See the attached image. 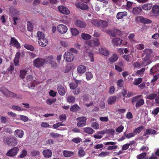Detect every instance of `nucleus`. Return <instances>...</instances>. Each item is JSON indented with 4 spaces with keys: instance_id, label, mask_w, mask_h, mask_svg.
Returning a JSON list of instances; mask_svg holds the SVG:
<instances>
[{
    "instance_id": "obj_1",
    "label": "nucleus",
    "mask_w": 159,
    "mask_h": 159,
    "mask_svg": "<svg viewBox=\"0 0 159 159\" xmlns=\"http://www.w3.org/2000/svg\"><path fill=\"white\" fill-rule=\"evenodd\" d=\"M152 52V50L151 49H146L143 51L144 55H145L142 61V65L146 66L150 64L152 61L149 59L151 54Z\"/></svg>"
},
{
    "instance_id": "obj_2",
    "label": "nucleus",
    "mask_w": 159,
    "mask_h": 159,
    "mask_svg": "<svg viewBox=\"0 0 159 159\" xmlns=\"http://www.w3.org/2000/svg\"><path fill=\"white\" fill-rule=\"evenodd\" d=\"M4 141L9 145L15 146L17 143V139L15 137H6L4 138Z\"/></svg>"
},
{
    "instance_id": "obj_3",
    "label": "nucleus",
    "mask_w": 159,
    "mask_h": 159,
    "mask_svg": "<svg viewBox=\"0 0 159 159\" xmlns=\"http://www.w3.org/2000/svg\"><path fill=\"white\" fill-rule=\"evenodd\" d=\"M19 150L17 147H14L7 151L6 154L9 157H14L17 154Z\"/></svg>"
},
{
    "instance_id": "obj_4",
    "label": "nucleus",
    "mask_w": 159,
    "mask_h": 159,
    "mask_svg": "<svg viewBox=\"0 0 159 159\" xmlns=\"http://www.w3.org/2000/svg\"><path fill=\"white\" fill-rule=\"evenodd\" d=\"M141 96H139L133 98L132 101V103L134 102L137 101L135 106L136 107H140L143 105L144 103V100L143 99H140L139 98Z\"/></svg>"
},
{
    "instance_id": "obj_5",
    "label": "nucleus",
    "mask_w": 159,
    "mask_h": 159,
    "mask_svg": "<svg viewBox=\"0 0 159 159\" xmlns=\"http://www.w3.org/2000/svg\"><path fill=\"white\" fill-rule=\"evenodd\" d=\"M63 57L66 61L69 62L72 61L74 58L73 54L67 51L65 52L63 55Z\"/></svg>"
},
{
    "instance_id": "obj_6",
    "label": "nucleus",
    "mask_w": 159,
    "mask_h": 159,
    "mask_svg": "<svg viewBox=\"0 0 159 159\" xmlns=\"http://www.w3.org/2000/svg\"><path fill=\"white\" fill-rule=\"evenodd\" d=\"M45 62L44 59L38 58L35 59L34 61V66L36 67H39L42 66Z\"/></svg>"
},
{
    "instance_id": "obj_7",
    "label": "nucleus",
    "mask_w": 159,
    "mask_h": 159,
    "mask_svg": "<svg viewBox=\"0 0 159 159\" xmlns=\"http://www.w3.org/2000/svg\"><path fill=\"white\" fill-rule=\"evenodd\" d=\"M78 120L77 123V125L79 127H82L84 126L86 124L87 119L85 117H78L76 119Z\"/></svg>"
},
{
    "instance_id": "obj_8",
    "label": "nucleus",
    "mask_w": 159,
    "mask_h": 159,
    "mask_svg": "<svg viewBox=\"0 0 159 159\" xmlns=\"http://www.w3.org/2000/svg\"><path fill=\"white\" fill-rule=\"evenodd\" d=\"M87 44L91 47H98L100 45V42L98 39L95 38L93 40L88 41Z\"/></svg>"
},
{
    "instance_id": "obj_9",
    "label": "nucleus",
    "mask_w": 159,
    "mask_h": 159,
    "mask_svg": "<svg viewBox=\"0 0 159 159\" xmlns=\"http://www.w3.org/2000/svg\"><path fill=\"white\" fill-rule=\"evenodd\" d=\"M116 143V142H108L104 143V144L105 145H111L112 146H109L107 148V150H111L113 149H116L117 148L116 145H115Z\"/></svg>"
},
{
    "instance_id": "obj_10",
    "label": "nucleus",
    "mask_w": 159,
    "mask_h": 159,
    "mask_svg": "<svg viewBox=\"0 0 159 159\" xmlns=\"http://www.w3.org/2000/svg\"><path fill=\"white\" fill-rule=\"evenodd\" d=\"M57 29L58 31L61 34L65 33L68 30L67 26L63 24L58 25L57 27Z\"/></svg>"
},
{
    "instance_id": "obj_11",
    "label": "nucleus",
    "mask_w": 159,
    "mask_h": 159,
    "mask_svg": "<svg viewBox=\"0 0 159 159\" xmlns=\"http://www.w3.org/2000/svg\"><path fill=\"white\" fill-rule=\"evenodd\" d=\"M14 134L16 137L20 139L23 137L24 132L22 129H17L14 131Z\"/></svg>"
},
{
    "instance_id": "obj_12",
    "label": "nucleus",
    "mask_w": 159,
    "mask_h": 159,
    "mask_svg": "<svg viewBox=\"0 0 159 159\" xmlns=\"http://www.w3.org/2000/svg\"><path fill=\"white\" fill-rule=\"evenodd\" d=\"M58 9L60 12L63 14L68 15L70 13L69 10L66 7L62 5L58 7Z\"/></svg>"
},
{
    "instance_id": "obj_13",
    "label": "nucleus",
    "mask_w": 159,
    "mask_h": 159,
    "mask_svg": "<svg viewBox=\"0 0 159 159\" xmlns=\"http://www.w3.org/2000/svg\"><path fill=\"white\" fill-rule=\"evenodd\" d=\"M75 24L77 27L81 28H84L86 25L85 23L80 20H76Z\"/></svg>"
},
{
    "instance_id": "obj_14",
    "label": "nucleus",
    "mask_w": 159,
    "mask_h": 159,
    "mask_svg": "<svg viewBox=\"0 0 159 159\" xmlns=\"http://www.w3.org/2000/svg\"><path fill=\"white\" fill-rule=\"evenodd\" d=\"M38 43L40 46L42 47H45L48 45V41L45 37L39 40Z\"/></svg>"
},
{
    "instance_id": "obj_15",
    "label": "nucleus",
    "mask_w": 159,
    "mask_h": 159,
    "mask_svg": "<svg viewBox=\"0 0 159 159\" xmlns=\"http://www.w3.org/2000/svg\"><path fill=\"white\" fill-rule=\"evenodd\" d=\"M42 153L44 157L46 158H50L52 156V151L49 149L44 150Z\"/></svg>"
},
{
    "instance_id": "obj_16",
    "label": "nucleus",
    "mask_w": 159,
    "mask_h": 159,
    "mask_svg": "<svg viewBox=\"0 0 159 159\" xmlns=\"http://www.w3.org/2000/svg\"><path fill=\"white\" fill-rule=\"evenodd\" d=\"M137 19L139 20L142 23L145 24H149L151 23L152 21L150 20L145 18L141 16H138L137 17Z\"/></svg>"
},
{
    "instance_id": "obj_17",
    "label": "nucleus",
    "mask_w": 159,
    "mask_h": 159,
    "mask_svg": "<svg viewBox=\"0 0 159 159\" xmlns=\"http://www.w3.org/2000/svg\"><path fill=\"white\" fill-rule=\"evenodd\" d=\"M98 51L100 53L105 56H107L109 55V51L105 48L101 47L99 48Z\"/></svg>"
},
{
    "instance_id": "obj_18",
    "label": "nucleus",
    "mask_w": 159,
    "mask_h": 159,
    "mask_svg": "<svg viewBox=\"0 0 159 159\" xmlns=\"http://www.w3.org/2000/svg\"><path fill=\"white\" fill-rule=\"evenodd\" d=\"M75 5L77 7L82 10H86L89 7L87 5L82 3H77L75 4Z\"/></svg>"
},
{
    "instance_id": "obj_19",
    "label": "nucleus",
    "mask_w": 159,
    "mask_h": 159,
    "mask_svg": "<svg viewBox=\"0 0 159 159\" xmlns=\"http://www.w3.org/2000/svg\"><path fill=\"white\" fill-rule=\"evenodd\" d=\"M58 91L59 94L61 95H64L66 93L65 89L64 87L61 85H59L57 87Z\"/></svg>"
},
{
    "instance_id": "obj_20",
    "label": "nucleus",
    "mask_w": 159,
    "mask_h": 159,
    "mask_svg": "<svg viewBox=\"0 0 159 159\" xmlns=\"http://www.w3.org/2000/svg\"><path fill=\"white\" fill-rule=\"evenodd\" d=\"M122 41V40L117 38H115L113 39L112 42L113 43L116 45H120Z\"/></svg>"
},
{
    "instance_id": "obj_21",
    "label": "nucleus",
    "mask_w": 159,
    "mask_h": 159,
    "mask_svg": "<svg viewBox=\"0 0 159 159\" xmlns=\"http://www.w3.org/2000/svg\"><path fill=\"white\" fill-rule=\"evenodd\" d=\"M156 72L155 70H150V73L152 74V73H154V74L155 75L153 76V78L152 79L151 81V83L153 84L154 85L155 84V82L159 78V73L158 74V75H156L155 73Z\"/></svg>"
},
{
    "instance_id": "obj_22",
    "label": "nucleus",
    "mask_w": 159,
    "mask_h": 159,
    "mask_svg": "<svg viewBox=\"0 0 159 159\" xmlns=\"http://www.w3.org/2000/svg\"><path fill=\"white\" fill-rule=\"evenodd\" d=\"M11 45L18 48L20 47V45L17 41L14 38H11L10 42Z\"/></svg>"
},
{
    "instance_id": "obj_23",
    "label": "nucleus",
    "mask_w": 159,
    "mask_h": 159,
    "mask_svg": "<svg viewBox=\"0 0 159 159\" xmlns=\"http://www.w3.org/2000/svg\"><path fill=\"white\" fill-rule=\"evenodd\" d=\"M20 56V53L18 52H16L14 60V63L15 66L18 65L19 61Z\"/></svg>"
},
{
    "instance_id": "obj_24",
    "label": "nucleus",
    "mask_w": 159,
    "mask_h": 159,
    "mask_svg": "<svg viewBox=\"0 0 159 159\" xmlns=\"http://www.w3.org/2000/svg\"><path fill=\"white\" fill-rule=\"evenodd\" d=\"M152 13L156 16L159 15V6L158 5L154 6L152 8Z\"/></svg>"
},
{
    "instance_id": "obj_25",
    "label": "nucleus",
    "mask_w": 159,
    "mask_h": 159,
    "mask_svg": "<svg viewBox=\"0 0 159 159\" xmlns=\"http://www.w3.org/2000/svg\"><path fill=\"white\" fill-rule=\"evenodd\" d=\"M116 97L114 96L109 97L107 99V101L109 104L111 105L113 104L116 102Z\"/></svg>"
},
{
    "instance_id": "obj_26",
    "label": "nucleus",
    "mask_w": 159,
    "mask_h": 159,
    "mask_svg": "<svg viewBox=\"0 0 159 159\" xmlns=\"http://www.w3.org/2000/svg\"><path fill=\"white\" fill-rule=\"evenodd\" d=\"M127 13L126 11L118 12L116 15V18L118 19L123 18L124 16L127 15Z\"/></svg>"
},
{
    "instance_id": "obj_27",
    "label": "nucleus",
    "mask_w": 159,
    "mask_h": 159,
    "mask_svg": "<svg viewBox=\"0 0 159 159\" xmlns=\"http://www.w3.org/2000/svg\"><path fill=\"white\" fill-rule=\"evenodd\" d=\"M118 59V55L116 54H113L111 56L108 58L109 61L111 62H114Z\"/></svg>"
},
{
    "instance_id": "obj_28",
    "label": "nucleus",
    "mask_w": 159,
    "mask_h": 159,
    "mask_svg": "<svg viewBox=\"0 0 159 159\" xmlns=\"http://www.w3.org/2000/svg\"><path fill=\"white\" fill-rule=\"evenodd\" d=\"M152 7V4L150 3H146L144 4L142 6L143 9L144 10H150Z\"/></svg>"
},
{
    "instance_id": "obj_29",
    "label": "nucleus",
    "mask_w": 159,
    "mask_h": 159,
    "mask_svg": "<svg viewBox=\"0 0 159 159\" xmlns=\"http://www.w3.org/2000/svg\"><path fill=\"white\" fill-rule=\"evenodd\" d=\"M142 11L141 7H137L133 8V13L135 15H138Z\"/></svg>"
},
{
    "instance_id": "obj_30",
    "label": "nucleus",
    "mask_w": 159,
    "mask_h": 159,
    "mask_svg": "<svg viewBox=\"0 0 159 159\" xmlns=\"http://www.w3.org/2000/svg\"><path fill=\"white\" fill-rule=\"evenodd\" d=\"M67 101L69 103H74L75 100V97L72 95H69L66 98Z\"/></svg>"
},
{
    "instance_id": "obj_31",
    "label": "nucleus",
    "mask_w": 159,
    "mask_h": 159,
    "mask_svg": "<svg viewBox=\"0 0 159 159\" xmlns=\"http://www.w3.org/2000/svg\"><path fill=\"white\" fill-rule=\"evenodd\" d=\"M99 26L102 28H106L108 25V22L103 20H100V24Z\"/></svg>"
},
{
    "instance_id": "obj_32",
    "label": "nucleus",
    "mask_w": 159,
    "mask_h": 159,
    "mask_svg": "<svg viewBox=\"0 0 159 159\" xmlns=\"http://www.w3.org/2000/svg\"><path fill=\"white\" fill-rule=\"evenodd\" d=\"M83 129L85 133L88 134H91L94 132L93 130L90 127H85Z\"/></svg>"
},
{
    "instance_id": "obj_33",
    "label": "nucleus",
    "mask_w": 159,
    "mask_h": 159,
    "mask_svg": "<svg viewBox=\"0 0 159 159\" xmlns=\"http://www.w3.org/2000/svg\"><path fill=\"white\" fill-rule=\"evenodd\" d=\"M63 155L66 157H70L73 155V152L66 150H64L63 152Z\"/></svg>"
},
{
    "instance_id": "obj_34",
    "label": "nucleus",
    "mask_w": 159,
    "mask_h": 159,
    "mask_svg": "<svg viewBox=\"0 0 159 159\" xmlns=\"http://www.w3.org/2000/svg\"><path fill=\"white\" fill-rule=\"evenodd\" d=\"M124 66V62L122 61L116 63L115 66L116 70H121V67Z\"/></svg>"
},
{
    "instance_id": "obj_35",
    "label": "nucleus",
    "mask_w": 159,
    "mask_h": 159,
    "mask_svg": "<svg viewBox=\"0 0 159 159\" xmlns=\"http://www.w3.org/2000/svg\"><path fill=\"white\" fill-rule=\"evenodd\" d=\"M37 36L38 38V40L45 37V35L44 33L40 31L37 32Z\"/></svg>"
},
{
    "instance_id": "obj_36",
    "label": "nucleus",
    "mask_w": 159,
    "mask_h": 159,
    "mask_svg": "<svg viewBox=\"0 0 159 159\" xmlns=\"http://www.w3.org/2000/svg\"><path fill=\"white\" fill-rule=\"evenodd\" d=\"M143 127L142 126L136 128L134 131L133 132L135 135H136L137 134L139 133L143 129Z\"/></svg>"
},
{
    "instance_id": "obj_37",
    "label": "nucleus",
    "mask_w": 159,
    "mask_h": 159,
    "mask_svg": "<svg viewBox=\"0 0 159 159\" xmlns=\"http://www.w3.org/2000/svg\"><path fill=\"white\" fill-rule=\"evenodd\" d=\"M80 108L79 106L77 104L74 105L72 106L70 108V110L71 111H75L79 110Z\"/></svg>"
},
{
    "instance_id": "obj_38",
    "label": "nucleus",
    "mask_w": 159,
    "mask_h": 159,
    "mask_svg": "<svg viewBox=\"0 0 159 159\" xmlns=\"http://www.w3.org/2000/svg\"><path fill=\"white\" fill-rule=\"evenodd\" d=\"M0 91L5 96H7L9 91L5 87H2L0 89Z\"/></svg>"
},
{
    "instance_id": "obj_39",
    "label": "nucleus",
    "mask_w": 159,
    "mask_h": 159,
    "mask_svg": "<svg viewBox=\"0 0 159 159\" xmlns=\"http://www.w3.org/2000/svg\"><path fill=\"white\" fill-rule=\"evenodd\" d=\"M71 33L73 35H77L79 34V31L75 28H70Z\"/></svg>"
},
{
    "instance_id": "obj_40",
    "label": "nucleus",
    "mask_w": 159,
    "mask_h": 159,
    "mask_svg": "<svg viewBox=\"0 0 159 159\" xmlns=\"http://www.w3.org/2000/svg\"><path fill=\"white\" fill-rule=\"evenodd\" d=\"M157 95L155 93H151L146 96V98L149 100H153L156 97Z\"/></svg>"
},
{
    "instance_id": "obj_41",
    "label": "nucleus",
    "mask_w": 159,
    "mask_h": 159,
    "mask_svg": "<svg viewBox=\"0 0 159 159\" xmlns=\"http://www.w3.org/2000/svg\"><path fill=\"white\" fill-rule=\"evenodd\" d=\"M54 59V57L52 55L46 57L45 58V62L47 61L48 63H51Z\"/></svg>"
},
{
    "instance_id": "obj_42",
    "label": "nucleus",
    "mask_w": 159,
    "mask_h": 159,
    "mask_svg": "<svg viewBox=\"0 0 159 159\" xmlns=\"http://www.w3.org/2000/svg\"><path fill=\"white\" fill-rule=\"evenodd\" d=\"M156 134V131L152 129H147L146 130V134Z\"/></svg>"
},
{
    "instance_id": "obj_43",
    "label": "nucleus",
    "mask_w": 159,
    "mask_h": 159,
    "mask_svg": "<svg viewBox=\"0 0 159 159\" xmlns=\"http://www.w3.org/2000/svg\"><path fill=\"white\" fill-rule=\"evenodd\" d=\"M79 156L80 157H83L85 154V152L82 148H80L78 152Z\"/></svg>"
},
{
    "instance_id": "obj_44",
    "label": "nucleus",
    "mask_w": 159,
    "mask_h": 159,
    "mask_svg": "<svg viewBox=\"0 0 159 159\" xmlns=\"http://www.w3.org/2000/svg\"><path fill=\"white\" fill-rule=\"evenodd\" d=\"M72 93L74 95H78L81 93V89L80 88H78L74 89L72 91Z\"/></svg>"
},
{
    "instance_id": "obj_45",
    "label": "nucleus",
    "mask_w": 159,
    "mask_h": 159,
    "mask_svg": "<svg viewBox=\"0 0 159 159\" xmlns=\"http://www.w3.org/2000/svg\"><path fill=\"white\" fill-rule=\"evenodd\" d=\"M10 14L13 15H18L19 11L17 9H11L10 10Z\"/></svg>"
},
{
    "instance_id": "obj_46",
    "label": "nucleus",
    "mask_w": 159,
    "mask_h": 159,
    "mask_svg": "<svg viewBox=\"0 0 159 159\" xmlns=\"http://www.w3.org/2000/svg\"><path fill=\"white\" fill-rule=\"evenodd\" d=\"M81 37L84 40L89 39L91 38V36L90 35L84 33L82 34Z\"/></svg>"
},
{
    "instance_id": "obj_47",
    "label": "nucleus",
    "mask_w": 159,
    "mask_h": 159,
    "mask_svg": "<svg viewBox=\"0 0 159 159\" xmlns=\"http://www.w3.org/2000/svg\"><path fill=\"white\" fill-rule=\"evenodd\" d=\"M142 79L141 78H139L138 79L134 80L133 83L134 85H138L142 82Z\"/></svg>"
},
{
    "instance_id": "obj_48",
    "label": "nucleus",
    "mask_w": 159,
    "mask_h": 159,
    "mask_svg": "<svg viewBox=\"0 0 159 159\" xmlns=\"http://www.w3.org/2000/svg\"><path fill=\"white\" fill-rule=\"evenodd\" d=\"M27 154V151L25 149H24L21 152L19 156V157L20 158H23L25 157Z\"/></svg>"
},
{
    "instance_id": "obj_49",
    "label": "nucleus",
    "mask_w": 159,
    "mask_h": 159,
    "mask_svg": "<svg viewBox=\"0 0 159 159\" xmlns=\"http://www.w3.org/2000/svg\"><path fill=\"white\" fill-rule=\"evenodd\" d=\"M86 78L87 80H90L93 77V75L92 73L90 72H87L86 73Z\"/></svg>"
},
{
    "instance_id": "obj_50",
    "label": "nucleus",
    "mask_w": 159,
    "mask_h": 159,
    "mask_svg": "<svg viewBox=\"0 0 159 159\" xmlns=\"http://www.w3.org/2000/svg\"><path fill=\"white\" fill-rule=\"evenodd\" d=\"M133 66L134 67H136L138 69H139L141 67H143V66H144L142 65V63L141 65L140 63L138 62H134L133 64Z\"/></svg>"
},
{
    "instance_id": "obj_51",
    "label": "nucleus",
    "mask_w": 159,
    "mask_h": 159,
    "mask_svg": "<svg viewBox=\"0 0 159 159\" xmlns=\"http://www.w3.org/2000/svg\"><path fill=\"white\" fill-rule=\"evenodd\" d=\"M24 47L26 49L32 51H33L34 49V47L27 44H25L24 45Z\"/></svg>"
},
{
    "instance_id": "obj_52",
    "label": "nucleus",
    "mask_w": 159,
    "mask_h": 159,
    "mask_svg": "<svg viewBox=\"0 0 159 159\" xmlns=\"http://www.w3.org/2000/svg\"><path fill=\"white\" fill-rule=\"evenodd\" d=\"M146 156V153H143L138 155L137 158V159H146L145 157Z\"/></svg>"
},
{
    "instance_id": "obj_53",
    "label": "nucleus",
    "mask_w": 159,
    "mask_h": 159,
    "mask_svg": "<svg viewBox=\"0 0 159 159\" xmlns=\"http://www.w3.org/2000/svg\"><path fill=\"white\" fill-rule=\"evenodd\" d=\"M91 126L94 129H97L99 127V124L97 122H93L91 124Z\"/></svg>"
},
{
    "instance_id": "obj_54",
    "label": "nucleus",
    "mask_w": 159,
    "mask_h": 159,
    "mask_svg": "<svg viewBox=\"0 0 159 159\" xmlns=\"http://www.w3.org/2000/svg\"><path fill=\"white\" fill-rule=\"evenodd\" d=\"M56 101V98L49 99L47 100L46 103L50 105L55 102Z\"/></svg>"
},
{
    "instance_id": "obj_55",
    "label": "nucleus",
    "mask_w": 159,
    "mask_h": 159,
    "mask_svg": "<svg viewBox=\"0 0 159 159\" xmlns=\"http://www.w3.org/2000/svg\"><path fill=\"white\" fill-rule=\"evenodd\" d=\"M110 152H101L98 155V156L101 157H105L109 155Z\"/></svg>"
},
{
    "instance_id": "obj_56",
    "label": "nucleus",
    "mask_w": 159,
    "mask_h": 159,
    "mask_svg": "<svg viewBox=\"0 0 159 159\" xmlns=\"http://www.w3.org/2000/svg\"><path fill=\"white\" fill-rule=\"evenodd\" d=\"M78 85V84L77 83H72L70 84V88L71 89H76Z\"/></svg>"
},
{
    "instance_id": "obj_57",
    "label": "nucleus",
    "mask_w": 159,
    "mask_h": 159,
    "mask_svg": "<svg viewBox=\"0 0 159 159\" xmlns=\"http://www.w3.org/2000/svg\"><path fill=\"white\" fill-rule=\"evenodd\" d=\"M61 46L65 48H68L69 46V44L67 42L65 41H61L60 43Z\"/></svg>"
},
{
    "instance_id": "obj_58",
    "label": "nucleus",
    "mask_w": 159,
    "mask_h": 159,
    "mask_svg": "<svg viewBox=\"0 0 159 159\" xmlns=\"http://www.w3.org/2000/svg\"><path fill=\"white\" fill-rule=\"evenodd\" d=\"M91 23L95 26H99L100 25V20H98L96 19H93Z\"/></svg>"
},
{
    "instance_id": "obj_59",
    "label": "nucleus",
    "mask_w": 159,
    "mask_h": 159,
    "mask_svg": "<svg viewBox=\"0 0 159 159\" xmlns=\"http://www.w3.org/2000/svg\"><path fill=\"white\" fill-rule=\"evenodd\" d=\"M28 30L29 31H32L33 29V26L32 24L30 21L27 22V27Z\"/></svg>"
},
{
    "instance_id": "obj_60",
    "label": "nucleus",
    "mask_w": 159,
    "mask_h": 159,
    "mask_svg": "<svg viewBox=\"0 0 159 159\" xmlns=\"http://www.w3.org/2000/svg\"><path fill=\"white\" fill-rule=\"evenodd\" d=\"M11 108L14 110H15L18 111H23L22 109L18 106H12Z\"/></svg>"
},
{
    "instance_id": "obj_61",
    "label": "nucleus",
    "mask_w": 159,
    "mask_h": 159,
    "mask_svg": "<svg viewBox=\"0 0 159 159\" xmlns=\"http://www.w3.org/2000/svg\"><path fill=\"white\" fill-rule=\"evenodd\" d=\"M124 128V126L120 125L116 128V131L118 133H121L123 131Z\"/></svg>"
},
{
    "instance_id": "obj_62",
    "label": "nucleus",
    "mask_w": 159,
    "mask_h": 159,
    "mask_svg": "<svg viewBox=\"0 0 159 159\" xmlns=\"http://www.w3.org/2000/svg\"><path fill=\"white\" fill-rule=\"evenodd\" d=\"M124 134L126 138L127 139H129L135 135L133 132L127 134H126L125 133H124Z\"/></svg>"
},
{
    "instance_id": "obj_63",
    "label": "nucleus",
    "mask_w": 159,
    "mask_h": 159,
    "mask_svg": "<svg viewBox=\"0 0 159 159\" xmlns=\"http://www.w3.org/2000/svg\"><path fill=\"white\" fill-rule=\"evenodd\" d=\"M51 66L52 68L53 69H56L58 66L57 63L55 61H52L50 63Z\"/></svg>"
},
{
    "instance_id": "obj_64",
    "label": "nucleus",
    "mask_w": 159,
    "mask_h": 159,
    "mask_svg": "<svg viewBox=\"0 0 159 159\" xmlns=\"http://www.w3.org/2000/svg\"><path fill=\"white\" fill-rule=\"evenodd\" d=\"M81 140V139L79 137L73 138L72 139V142L76 143H80V142Z\"/></svg>"
}]
</instances>
